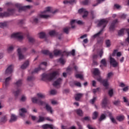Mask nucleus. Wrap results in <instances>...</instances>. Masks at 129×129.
Segmentation results:
<instances>
[{
    "label": "nucleus",
    "mask_w": 129,
    "mask_h": 129,
    "mask_svg": "<svg viewBox=\"0 0 129 129\" xmlns=\"http://www.w3.org/2000/svg\"><path fill=\"white\" fill-rule=\"evenodd\" d=\"M93 73L95 76H98V77L97 78V81L102 83L103 86L106 87V89H108V80L107 79L103 80L101 78V77L100 76V71H99V69L98 68L94 69Z\"/></svg>",
    "instance_id": "1"
},
{
    "label": "nucleus",
    "mask_w": 129,
    "mask_h": 129,
    "mask_svg": "<svg viewBox=\"0 0 129 129\" xmlns=\"http://www.w3.org/2000/svg\"><path fill=\"white\" fill-rule=\"evenodd\" d=\"M31 100L33 103H37V104L42 106L45 105L44 108L46 109L47 111H48V112H50L51 114L52 113H53V110H52V107L50 105H49L48 104L46 103V102L40 100L36 98H32Z\"/></svg>",
    "instance_id": "2"
},
{
    "label": "nucleus",
    "mask_w": 129,
    "mask_h": 129,
    "mask_svg": "<svg viewBox=\"0 0 129 129\" xmlns=\"http://www.w3.org/2000/svg\"><path fill=\"white\" fill-rule=\"evenodd\" d=\"M108 23V21L106 19H102L100 20V21H99V23H98V26L103 27V28L101 29V30L99 32L94 34L93 36V38L95 39V38H97V37H99V36H100V34H101V33L103 32V30H104V29L105 28V27H106Z\"/></svg>",
    "instance_id": "3"
},
{
    "label": "nucleus",
    "mask_w": 129,
    "mask_h": 129,
    "mask_svg": "<svg viewBox=\"0 0 129 129\" xmlns=\"http://www.w3.org/2000/svg\"><path fill=\"white\" fill-rule=\"evenodd\" d=\"M57 75H59V72L58 71H54L53 73L46 74H43L42 75V78L41 79L43 81H45L46 80H48V81H51V80H53Z\"/></svg>",
    "instance_id": "4"
},
{
    "label": "nucleus",
    "mask_w": 129,
    "mask_h": 129,
    "mask_svg": "<svg viewBox=\"0 0 129 129\" xmlns=\"http://www.w3.org/2000/svg\"><path fill=\"white\" fill-rule=\"evenodd\" d=\"M8 12H5L4 13H0V18H4V17H10V16H12L15 14L16 10L14 9L9 8L8 9Z\"/></svg>",
    "instance_id": "5"
},
{
    "label": "nucleus",
    "mask_w": 129,
    "mask_h": 129,
    "mask_svg": "<svg viewBox=\"0 0 129 129\" xmlns=\"http://www.w3.org/2000/svg\"><path fill=\"white\" fill-rule=\"evenodd\" d=\"M43 65L44 66H47V62L44 61L42 62L37 68H35L33 71L32 72L31 74H35V73H38L39 71L40 70H44L42 67H43Z\"/></svg>",
    "instance_id": "6"
},
{
    "label": "nucleus",
    "mask_w": 129,
    "mask_h": 129,
    "mask_svg": "<svg viewBox=\"0 0 129 129\" xmlns=\"http://www.w3.org/2000/svg\"><path fill=\"white\" fill-rule=\"evenodd\" d=\"M27 48L26 47H24L23 48H18L17 49L19 60H23V59H25V56H24V55L22 54V51H27Z\"/></svg>",
    "instance_id": "7"
},
{
    "label": "nucleus",
    "mask_w": 129,
    "mask_h": 129,
    "mask_svg": "<svg viewBox=\"0 0 129 129\" xmlns=\"http://www.w3.org/2000/svg\"><path fill=\"white\" fill-rule=\"evenodd\" d=\"M11 92L14 96H17V82H15L12 84Z\"/></svg>",
    "instance_id": "8"
},
{
    "label": "nucleus",
    "mask_w": 129,
    "mask_h": 129,
    "mask_svg": "<svg viewBox=\"0 0 129 129\" xmlns=\"http://www.w3.org/2000/svg\"><path fill=\"white\" fill-rule=\"evenodd\" d=\"M117 23H118L117 19H115L112 21L109 27L110 31H114V29H115V25H116Z\"/></svg>",
    "instance_id": "9"
},
{
    "label": "nucleus",
    "mask_w": 129,
    "mask_h": 129,
    "mask_svg": "<svg viewBox=\"0 0 129 129\" xmlns=\"http://www.w3.org/2000/svg\"><path fill=\"white\" fill-rule=\"evenodd\" d=\"M27 109L25 108H22L20 109V115L22 118H25L26 116L25 113H27Z\"/></svg>",
    "instance_id": "10"
},
{
    "label": "nucleus",
    "mask_w": 129,
    "mask_h": 129,
    "mask_svg": "<svg viewBox=\"0 0 129 129\" xmlns=\"http://www.w3.org/2000/svg\"><path fill=\"white\" fill-rule=\"evenodd\" d=\"M125 31L127 32V37L125 39L124 42L122 45L124 46H128L129 45V28L128 29H125Z\"/></svg>",
    "instance_id": "11"
},
{
    "label": "nucleus",
    "mask_w": 129,
    "mask_h": 129,
    "mask_svg": "<svg viewBox=\"0 0 129 129\" xmlns=\"http://www.w3.org/2000/svg\"><path fill=\"white\" fill-rule=\"evenodd\" d=\"M108 104V101L107 100V98L105 97L102 101V107L103 108H106L107 107V105Z\"/></svg>",
    "instance_id": "12"
},
{
    "label": "nucleus",
    "mask_w": 129,
    "mask_h": 129,
    "mask_svg": "<svg viewBox=\"0 0 129 129\" xmlns=\"http://www.w3.org/2000/svg\"><path fill=\"white\" fill-rule=\"evenodd\" d=\"M110 65H112L113 67H116L117 65H118V63L117 62H116V60L111 56L110 57Z\"/></svg>",
    "instance_id": "13"
},
{
    "label": "nucleus",
    "mask_w": 129,
    "mask_h": 129,
    "mask_svg": "<svg viewBox=\"0 0 129 129\" xmlns=\"http://www.w3.org/2000/svg\"><path fill=\"white\" fill-rule=\"evenodd\" d=\"M62 79L60 78L57 79L55 81L53 82V86H54V87H56V86H60V85H61V84L62 83Z\"/></svg>",
    "instance_id": "14"
},
{
    "label": "nucleus",
    "mask_w": 129,
    "mask_h": 129,
    "mask_svg": "<svg viewBox=\"0 0 129 129\" xmlns=\"http://www.w3.org/2000/svg\"><path fill=\"white\" fill-rule=\"evenodd\" d=\"M77 23L78 25H82L83 22L82 21L79 20L78 21L76 20H73L71 21V25L72 26V29H74L75 28V26L73 25L75 23Z\"/></svg>",
    "instance_id": "15"
},
{
    "label": "nucleus",
    "mask_w": 129,
    "mask_h": 129,
    "mask_svg": "<svg viewBox=\"0 0 129 129\" xmlns=\"http://www.w3.org/2000/svg\"><path fill=\"white\" fill-rule=\"evenodd\" d=\"M63 54L66 55L67 56H70L71 55H72V56H75V49H73L71 52L64 51L63 52Z\"/></svg>",
    "instance_id": "16"
},
{
    "label": "nucleus",
    "mask_w": 129,
    "mask_h": 129,
    "mask_svg": "<svg viewBox=\"0 0 129 129\" xmlns=\"http://www.w3.org/2000/svg\"><path fill=\"white\" fill-rule=\"evenodd\" d=\"M41 52L42 54H44V55H48L50 57V58H53V53L50 52L49 50H42L41 51Z\"/></svg>",
    "instance_id": "17"
},
{
    "label": "nucleus",
    "mask_w": 129,
    "mask_h": 129,
    "mask_svg": "<svg viewBox=\"0 0 129 129\" xmlns=\"http://www.w3.org/2000/svg\"><path fill=\"white\" fill-rule=\"evenodd\" d=\"M24 39V33L22 32H17V40L19 41H22Z\"/></svg>",
    "instance_id": "18"
},
{
    "label": "nucleus",
    "mask_w": 129,
    "mask_h": 129,
    "mask_svg": "<svg viewBox=\"0 0 129 129\" xmlns=\"http://www.w3.org/2000/svg\"><path fill=\"white\" fill-rule=\"evenodd\" d=\"M13 65L9 66L6 70V74H11L13 73Z\"/></svg>",
    "instance_id": "19"
},
{
    "label": "nucleus",
    "mask_w": 129,
    "mask_h": 129,
    "mask_svg": "<svg viewBox=\"0 0 129 129\" xmlns=\"http://www.w3.org/2000/svg\"><path fill=\"white\" fill-rule=\"evenodd\" d=\"M52 13V14H55L57 13V10H55L54 12H51V8L50 7L46 8V11H43L41 14H47V13Z\"/></svg>",
    "instance_id": "20"
},
{
    "label": "nucleus",
    "mask_w": 129,
    "mask_h": 129,
    "mask_svg": "<svg viewBox=\"0 0 129 129\" xmlns=\"http://www.w3.org/2000/svg\"><path fill=\"white\" fill-rule=\"evenodd\" d=\"M124 118H125V117H124V115H119L116 116V119L118 120V121H123L124 120Z\"/></svg>",
    "instance_id": "21"
},
{
    "label": "nucleus",
    "mask_w": 129,
    "mask_h": 129,
    "mask_svg": "<svg viewBox=\"0 0 129 129\" xmlns=\"http://www.w3.org/2000/svg\"><path fill=\"white\" fill-rule=\"evenodd\" d=\"M30 8H31V7L30 6L20 7L19 8V12L20 13V12H21V11H26V10H28V9H30Z\"/></svg>",
    "instance_id": "22"
},
{
    "label": "nucleus",
    "mask_w": 129,
    "mask_h": 129,
    "mask_svg": "<svg viewBox=\"0 0 129 129\" xmlns=\"http://www.w3.org/2000/svg\"><path fill=\"white\" fill-rule=\"evenodd\" d=\"M42 128L43 129H47V128H54L52 124H45L42 126Z\"/></svg>",
    "instance_id": "23"
},
{
    "label": "nucleus",
    "mask_w": 129,
    "mask_h": 129,
    "mask_svg": "<svg viewBox=\"0 0 129 129\" xmlns=\"http://www.w3.org/2000/svg\"><path fill=\"white\" fill-rule=\"evenodd\" d=\"M108 116L113 123H117V122H116V120H115V119H114L113 116H112V113L109 112L108 114Z\"/></svg>",
    "instance_id": "24"
},
{
    "label": "nucleus",
    "mask_w": 129,
    "mask_h": 129,
    "mask_svg": "<svg viewBox=\"0 0 129 129\" xmlns=\"http://www.w3.org/2000/svg\"><path fill=\"white\" fill-rule=\"evenodd\" d=\"M12 78L11 77H9L5 79L4 82V84L6 86H8L10 84V81H11Z\"/></svg>",
    "instance_id": "25"
},
{
    "label": "nucleus",
    "mask_w": 129,
    "mask_h": 129,
    "mask_svg": "<svg viewBox=\"0 0 129 129\" xmlns=\"http://www.w3.org/2000/svg\"><path fill=\"white\" fill-rule=\"evenodd\" d=\"M82 96H83V94H81V93L77 94L75 96V100L77 101H79V100H80V99L82 97Z\"/></svg>",
    "instance_id": "26"
},
{
    "label": "nucleus",
    "mask_w": 129,
    "mask_h": 129,
    "mask_svg": "<svg viewBox=\"0 0 129 129\" xmlns=\"http://www.w3.org/2000/svg\"><path fill=\"white\" fill-rule=\"evenodd\" d=\"M37 95L38 98H37V97H35V98H36L37 99H39V100H41L39 98H45V95L44 94L39 93L37 94ZM33 98H35V97H33Z\"/></svg>",
    "instance_id": "27"
},
{
    "label": "nucleus",
    "mask_w": 129,
    "mask_h": 129,
    "mask_svg": "<svg viewBox=\"0 0 129 129\" xmlns=\"http://www.w3.org/2000/svg\"><path fill=\"white\" fill-rule=\"evenodd\" d=\"M16 119H17V116L16 115L14 114H11V119L10 120V122H13L14 121H16Z\"/></svg>",
    "instance_id": "28"
},
{
    "label": "nucleus",
    "mask_w": 129,
    "mask_h": 129,
    "mask_svg": "<svg viewBox=\"0 0 129 129\" xmlns=\"http://www.w3.org/2000/svg\"><path fill=\"white\" fill-rule=\"evenodd\" d=\"M29 60H27L26 61H25L23 64L21 66V69H26V68H27L28 67V66H29Z\"/></svg>",
    "instance_id": "29"
},
{
    "label": "nucleus",
    "mask_w": 129,
    "mask_h": 129,
    "mask_svg": "<svg viewBox=\"0 0 129 129\" xmlns=\"http://www.w3.org/2000/svg\"><path fill=\"white\" fill-rule=\"evenodd\" d=\"M53 52H54V55H55V56H58V55L62 54V51L60 50L55 49Z\"/></svg>",
    "instance_id": "30"
},
{
    "label": "nucleus",
    "mask_w": 129,
    "mask_h": 129,
    "mask_svg": "<svg viewBox=\"0 0 129 129\" xmlns=\"http://www.w3.org/2000/svg\"><path fill=\"white\" fill-rule=\"evenodd\" d=\"M14 49H15L14 45H10L7 48V52L12 53L14 51Z\"/></svg>",
    "instance_id": "31"
},
{
    "label": "nucleus",
    "mask_w": 129,
    "mask_h": 129,
    "mask_svg": "<svg viewBox=\"0 0 129 129\" xmlns=\"http://www.w3.org/2000/svg\"><path fill=\"white\" fill-rule=\"evenodd\" d=\"M38 16L41 19H48V18H50V15H49L39 14Z\"/></svg>",
    "instance_id": "32"
},
{
    "label": "nucleus",
    "mask_w": 129,
    "mask_h": 129,
    "mask_svg": "<svg viewBox=\"0 0 129 129\" xmlns=\"http://www.w3.org/2000/svg\"><path fill=\"white\" fill-rule=\"evenodd\" d=\"M124 30L125 29H121L118 32V36H123L124 35Z\"/></svg>",
    "instance_id": "33"
},
{
    "label": "nucleus",
    "mask_w": 129,
    "mask_h": 129,
    "mask_svg": "<svg viewBox=\"0 0 129 129\" xmlns=\"http://www.w3.org/2000/svg\"><path fill=\"white\" fill-rule=\"evenodd\" d=\"M76 112L78 115H79V116H83V112L82 111V110L77 109L76 110Z\"/></svg>",
    "instance_id": "34"
},
{
    "label": "nucleus",
    "mask_w": 129,
    "mask_h": 129,
    "mask_svg": "<svg viewBox=\"0 0 129 129\" xmlns=\"http://www.w3.org/2000/svg\"><path fill=\"white\" fill-rule=\"evenodd\" d=\"M49 34L50 36H58V33L56 32L55 30L50 31Z\"/></svg>",
    "instance_id": "35"
},
{
    "label": "nucleus",
    "mask_w": 129,
    "mask_h": 129,
    "mask_svg": "<svg viewBox=\"0 0 129 129\" xmlns=\"http://www.w3.org/2000/svg\"><path fill=\"white\" fill-rule=\"evenodd\" d=\"M38 35L40 39H44V38L46 37V34L45 33V32H40V33H39Z\"/></svg>",
    "instance_id": "36"
},
{
    "label": "nucleus",
    "mask_w": 129,
    "mask_h": 129,
    "mask_svg": "<svg viewBox=\"0 0 129 129\" xmlns=\"http://www.w3.org/2000/svg\"><path fill=\"white\" fill-rule=\"evenodd\" d=\"M75 2V0H71V1H67L65 0L63 1V4H70V5H72L73 3Z\"/></svg>",
    "instance_id": "37"
},
{
    "label": "nucleus",
    "mask_w": 129,
    "mask_h": 129,
    "mask_svg": "<svg viewBox=\"0 0 129 129\" xmlns=\"http://www.w3.org/2000/svg\"><path fill=\"white\" fill-rule=\"evenodd\" d=\"M27 38L28 39V41H29V43H33L35 42V39H34V38H33L31 36H28Z\"/></svg>",
    "instance_id": "38"
},
{
    "label": "nucleus",
    "mask_w": 129,
    "mask_h": 129,
    "mask_svg": "<svg viewBox=\"0 0 129 129\" xmlns=\"http://www.w3.org/2000/svg\"><path fill=\"white\" fill-rule=\"evenodd\" d=\"M98 116V112L97 111H95L93 114L92 118L93 119H96Z\"/></svg>",
    "instance_id": "39"
},
{
    "label": "nucleus",
    "mask_w": 129,
    "mask_h": 129,
    "mask_svg": "<svg viewBox=\"0 0 129 129\" xmlns=\"http://www.w3.org/2000/svg\"><path fill=\"white\" fill-rule=\"evenodd\" d=\"M105 118H106L105 115H104V114H102L99 119V121H102V120H103V119H105Z\"/></svg>",
    "instance_id": "40"
},
{
    "label": "nucleus",
    "mask_w": 129,
    "mask_h": 129,
    "mask_svg": "<svg viewBox=\"0 0 129 129\" xmlns=\"http://www.w3.org/2000/svg\"><path fill=\"white\" fill-rule=\"evenodd\" d=\"M22 84H23V80H19L17 82V87L22 86Z\"/></svg>",
    "instance_id": "41"
},
{
    "label": "nucleus",
    "mask_w": 129,
    "mask_h": 129,
    "mask_svg": "<svg viewBox=\"0 0 129 129\" xmlns=\"http://www.w3.org/2000/svg\"><path fill=\"white\" fill-rule=\"evenodd\" d=\"M8 25V22H4V23H0V28H4L5 27H7Z\"/></svg>",
    "instance_id": "42"
},
{
    "label": "nucleus",
    "mask_w": 129,
    "mask_h": 129,
    "mask_svg": "<svg viewBox=\"0 0 129 129\" xmlns=\"http://www.w3.org/2000/svg\"><path fill=\"white\" fill-rule=\"evenodd\" d=\"M105 0H97V3L96 4H94L93 7H96V6H98L99 4H101V3H103Z\"/></svg>",
    "instance_id": "43"
},
{
    "label": "nucleus",
    "mask_w": 129,
    "mask_h": 129,
    "mask_svg": "<svg viewBox=\"0 0 129 129\" xmlns=\"http://www.w3.org/2000/svg\"><path fill=\"white\" fill-rule=\"evenodd\" d=\"M101 64H102L103 66H104V67H106L107 63H106L105 59H102L101 60Z\"/></svg>",
    "instance_id": "44"
},
{
    "label": "nucleus",
    "mask_w": 129,
    "mask_h": 129,
    "mask_svg": "<svg viewBox=\"0 0 129 129\" xmlns=\"http://www.w3.org/2000/svg\"><path fill=\"white\" fill-rule=\"evenodd\" d=\"M90 3V1H89V0H84V1L82 2V4L84 5V6H87V5H89Z\"/></svg>",
    "instance_id": "45"
},
{
    "label": "nucleus",
    "mask_w": 129,
    "mask_h": 129,
    "mask_svg": "<svg viewBox=\"0 0 129 129\" xmlns=\"http://www.w3.org/2000/svg\"><path fill=\"white\" fill-rule=\"evenodd\" d=\"M71 28L70 27H67L63 29V32L64 33H66V34H69V30H70Z\"/></svg>",
    "instance_id": "46"
},
{
    "label": "nucleus",
    "mask_w": 129,
    "mask_h": 129,
    "mask_svg": "<svg viewBox=\"0 0 129 129\" xmlns=\"http://www.w3.org/2000/svg\"><path fill=\"white\" fill-rule=\"evenodd\" d=\"M7 120V116H4V117H2L1 118V120H0V121L1 122H6Z\"/></svg>",
    "instance_id": "47"
},
{
    "label": "nucleus",
    "mask_w": 129,
    "mask_h": 129,
    "mask_svg": "<svg viewBox=\"0 0 129 129\" xmlns=\"http://www.w3.org/2000/svg\"><path fill=\"white\" fill-rule=\"evenodd\" d=\"M113 103L114 105H116V106H118V105L120 104V101L119 100H115Z\"/></svg>",
    "instance_id": "48"
},
{
    "label": "nucleus",
    "mask_w": 129,
    "mask_h": 129,
    "mask_svg": "<svg viewBox=\"0 0 129 129\" xmlns=\"http://www.w3.org/2000/svg\"><path fill=\"white\" fill-rule=\"evenodd\" d=\"M39 119L37 121L38 123L42 122H43L45 120V118L44 117H42L41 116H39Z\"/></svg>",
    "instance_id": "49"
},
{
    "label": "nucleus",
    "mask_w": 129,
    "mask_h": 129,
    "mask_svg": "<svg viewBox=\"0 0 129 129\" xmlns=\"http://www.w3.org/2000/svg\"><path fill=\"white\" fill-rule=\"evenodd\" d=\"M58 62H59V63H60V64L64 65V64H65L66 61H64V59H63V58L61 57L60 58H59L58 59Z\"/></svg>",
    "instance_id": "50"
},
{
    "label": "nucleus",
    "mask_w": 129,
    "mask_h": 129,
    "mask_svg": "<svg viewBox=\"0 0 129 129\" xmlns=\"http://www.w3.org/2000/svg\"><path fill=\"white\" fill-rule=\"evenodd\" d=\"M35 78H34L33 76H28L27 78V81H33V80H34Z\"/></svg>",
    "instance_id": "51"
},
{
    "label": "nucleus",
    "mask_w": 129,
    "mask_h": 129,
    "mask_svg": "<svg viewBox=\"0 0 129 129\" xmlns=\"http://www.w3.org/2000/svg\"><path fill=\"white\" fill-rule=\"evenodd\" d=\"M82 121H84V120H86L87 121H90V117L89 116H86L82 119Z\"/></svg>",
    "instance_id": "52"
},
{
    "label": "nucleus",
    "mask_w": 129,
    "mask_h": 129,
    "mask_svg": "<svg viewBox=\"0 0 129 129\" xmlns=\"http://www.w3.org/2000/svg\"><path fill=\"white\" fill-rule=\"evenodd\" d=\"M76 78H80V79H81V80H83V76L81 74H76Z\"/></svg>",
    "instance_id": "53"
},
{
    "label": "nucleus",
    "mask_w": 129,
    "mask_h": 129,
    "mask_svg": "<svg viewBox=\"0 0 129 129\" xmlns=\"http://www.w3.org/2000/svg\"><path fill=\"white\" fill-rule=\"evenodd\" d=\"M84 15H83V18H86L87 16H88V12L86 10H85L84 12L83 13Z\"/></svg>",
    "instance_id": "54"
},
{
    "label": "nucleus",
    "mask_w": 129,
    "mask_h": 129,
    "mask_svg": "<svg viewBox=\"0 0 129 129\" xmlns=\"http://www.w3.org/2000/svg\"><path fill=\"white\" fill-rule=\"evenodd\" d=\"M108 94H109V96H110V97H111L112 96V95H113V90L111 89V90H109Z\"/></svg>",
    "instance_id": "55"
},
{
    "label": "nucleus",
    "mask_w": 129,
    "mask_h": 129,
    "mask_svg": "<svg viewBox=\"0 0 129 129\" xmlns=\"http://www.w3.org/2000/svg\"><path fill=\"white\" fill-rule=\"evenodd\" d=\"M106 46L108 47H110V40H107L106 41Z\"/></svg>",
    "instance_id": "56"
},
{
    "label": "nucleus",
    "mask_w": 129,
    "mask_h": 129,
    "mask_svg": "<svg viewBox=\"0 0 129 129\" xmlns=\"http://www.w3.org/2000/svg\"><path fill=\"white\" fill-rule=\"evenodd\" d=\"M50 93V94H51L52 95H55V94L57 93V91L55 90H51Z\"/></svg>",
    "instance_id": "57"
},
{
    "label": "nucleus",
    "mask_w": 129,
    "mask_h": 129,
    "mask_svg": "<svg viewBox=\"0 0 129 129\" xmlns=\"http://www.w3.org/2000/svg\"><path fill=\"white\" fill-rule=\"evenodd\" d=\"M97 98L96 97H94L92 99H91L90 100L91 103L93 104L94 103V102H95V101L96 100Z\"/></svg>",
    "instance_id": "58"
},
{
    "label": "nucleus",
    "mask_w": 129,
    "mask_h": 129,
    "mask_svg": "<svg viewBox=\"0 0 129 129\" xmlns=\"http://www.w3.org/2000/svg\"><path fill=\"white\" fill-rule=\"evenodd\" d=\"M86 10H85V9H83V8H81V9H80V10H79L78 12H79L80 14H82V13H84Z\"/></svg>",
    "instance_id": "59"
},
{
    "label": "nucleus",
    "mask_w": 129,
    "mask_h": 129,
    "mask_svg": "<svg viewBox=\"0 0 129 129\" xmlns=\"http://www.w3.org/2000/svg\"><path fill=\"white\" fill-rule=\"evenodd\" d=\"M99 89H100L99 88H97V89H93V92L95 94L97 92L99 91Z\"/></svg>",
    "instance_id": "60"
},
{
    "label": "nucleus",
    "mask_w": 129,
    "mask_h": 129,
    "mask_svg": "<svg viewBox=\"0 0 129 129\" xmlns=\"http://www.w3.org/2000/svg\"><path fill=\"white\" fill-rule=\"evenodd\" d=\"M90 13H91V16H92V20H93V19L95 18V16H94V12L93 11H91L90 12Z\"/></svg>",
    "instance_id": "61"
},
{
    "label": "nucleus",
    "mask_w": 129,
    "mask_h": 129,
    "mask_svg": "<svg viewBox=\"0 0 129 129\" xmlns=\"http://www.w3.org/2000/svg\"><path fill=\"white\" fill-rule=\"evenodd\" d=\"M26 99H27V98H26V96L23 95V96H22V97L21 98V101H23V102H24V101H26Z\"/></svg>",
    "instance_id": "62"
},
{
    "label": "nucleus",
    "mask_w": 129,
    "mask_h": 129,
    "mask_svg": "<svg viewBox=\"0 0 129 129\" xmlns=\"http://www.w3.org/2000/svg\"><path fill=\"white\" fill-rule=\"evenodd\" d=\"M77 124L79 126V129H83L82 125H81V124L79 121L77 122Z\"/></svg>",
    "instance_id": "63"
},
{
    "label": "nucleus",
    "mask_w": 129,
    "mask_h": 129,
    "mask_svg": "<svg viewBox=\"0 0 129 129\" xmlns=\"http://www.w3.org/2000/svg\"><path fill=\"white\" fill-rule=\"evenodd\" d=\"M87 127H88V128H89V129H96V128H95V127H93L92 126H91L90 125V124H88V125H87Z\"/></svg>",
    "instance_id": "64"
}]
</instances>
